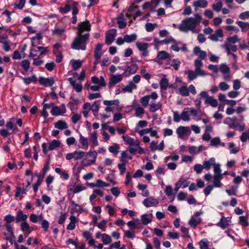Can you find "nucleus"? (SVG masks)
I'll return each mask as SVG.
<instances>
[{"mask_svg": "<svg viewBox=\"0 0 249 249\" xmlns=\"http://www.w3.org/2000/svg\"><path fill=\"white\" fill-rule=\"evenodd\" d=\"M136 85L132 81H130L127 85L122 89L124 92H131L133 89H136Z\"/></svg>", "mask_w": 249, "mask_h": 249, "instance_id": "obj_20", "label": "nucleus"}, {"mask_svg": "<svg viewBox=\"0 0 249 249\" xmlns=\"http://www.w3.org/2000/svg\"><path fill=\"white\" fill-rule=\"evenodd\" d=\"M119 103L118 100H115L112 101H104V104L105 105L107 106H110L111 105H114L116 106H118Z\"/></svg>", "mask_w": 249, "mask_h": 249, "instance_id": "obj_54", "label": "nucleus"}, {"mask_svg": "<svg viewBox=\"0 0 249 249\" xmlns=\"http://www.w3.org/2000/svg\"><path fill=\"white\" fill-rule=\"evenodd\" d=\"M160 84V89L162 90H165L168 86V81L166 78H162Z\"/></svg>", "mask_w": 249, "mask_h": 249, "instance_id": "obj_32", "label": "nucleus"}, {"mask_svg": "<svg viewBox=\"0 0 249 249\" xmlns=\"http://www.w3.org/2000/svg\"><path fill=\"white\" fill-rule=\"evenodd\" d=\"M86 189V187H82L81 185H76L74 189L70 188L69 189L70 191H73V192L74 194L78 193L82 190H84Z\"/></svg>", "mask_w": 249, "mask_h": 249, "instance_id": "obj_49", "label": "nucleus"}, {"mask_svg": "<svg viewBox=\"0 0 249 249\" xmlns=\"http://www.w3.org/2000/svg\"><path fill=\"white\" fill-rule=\"evenodd\" d=\"M238 41H239V39H238L237 36L234 35L232 37H228L226 42H229L230 44H231V43H235Z\"/></svg>", "mask_w": 249, "mask_h": 249, "instance_id": "obj_62", "label": "nucleus"}, {"mask_svg": "<svg viewBox=\"0 0 249 249\" xmlns=\"http://www.w3.org/2000/svg\"><path fill=\"white\" fill-rule=\"evenodd\" d=\"M205 185L204 182L203 181L201 180H198L197 181V184H196L195 183H192L189 187V189L191 191H195L197 190V188H203Z\"/></svg>", "mask_w": 249, "mask_h": 249, "instance_id": "obj_13", "label": "nucleus"}, {"mask_svg": "<svg viewBox=\"0 0 249 249\" xmlns=\"http://www.w3.org/2000/svg\"><path fill=\"white\" fill-rule=\"evenodd\" d=\"M201 220L200 218H196L192 216L189 221V224L191 227L196 228L201 223Z\"/></svg>", "mask_w": 249, "mask_h": 249, "instance_id": "obj_16", "label": "nucleus"}, {"mask_svg": "<svg viewBox=\"0 0 249 249\" xmlns=\"http://www.w3.org/2000/svg\"><path fill=\"white\" fill-rule=\"evenodd\" d=\"M170 57V54L164 51H160L157 54V58L160 60H164Z\"/></svg>", "mask_w": 249, "mask_h": 249, "instance_id": "obj_28", "label": "nucleus"}, {"mask_svg": "<svg viewBox=\"0 0 249 249\" xmlns=\"http://www.w3.org/2000/svg\"><path fill=\"white\" fill-rule=\"evenodd\" d=\"M79 37L74 38L71 47L75 50H85L86 48V42L89 40V34H85L83 35H78Z\"/></svg>", "mask_w": 249, "mask_h": 249, "instance_id": "obj_1", "label": "nucleus"}, {"mask_svg": "<svg viewBox=\"0 0 249 249\" xmlns=\"http://www.w3.org/2000/svg\"><path fill=\"white\" fill-rule=\"evenodd\" d=\"M26 194V189L23 188L21 189L20 187H16V192L15 194V196L18 197L20 195V194Z\"/></svg>", "mask_w": 249, "mask_h": 249, "instance_id": "obj_55", "label": "nucleus"}, {"mask_svg": "<svg viewBox=\"0 0 249 249\" xmlns=\"http://www.w3.org/2000/svg\"><path fill=\"white\" fill-rule=\"evenodd\" d=\"M119 149V146H110L109 147V151L112 153L114 155H117L118 153V149Z\"/></svg>", "mask_w": 249, "mask_h": 249, "instance_id": "obj_63", "label": "nucleus"}, {"mask_svg": "<svg viewBox=\"0 0 249 249\" xmlns=\"http://www.w3.org/2000/svg\"><path fill=\"white\" fill-rule=\"evenodd\" d=\"M82 65V61L79 60H74L72 62V67L74 70H77L80 68Z\"/></svg>", "mask_w": 249, "mask_h": 249, "instance_id": "obj_39", "label": "nucleus"}, {"mask_svg": "<svg viewBox=\"0 0 249 249\" xmlns=\"http://www.w3.org/2000/svg\"><path fill=\"white\" fill-rule=\"evenodd\" d=\"M123 139L126 144L129 145H133L135 142V140L128 136H123Z\"/></svg>", "mask_w": 249, "mask_h": 249, "instance_id": "obj_40", "label": "nucleus"}, {"mask_svg": "<svg viewBox=\"0 0 249 249\" xmlns=\"http://www.w3.org/2000/svg\"><path fill=\"white\" fill-rule=\"evenodd\" d=\"M187 187V179L183 177L180 178L178 182L176 183L174 191L177 193L180 188H186Z\"/></svg>", "mask_w": 249, "mask_h": 249, "instance_id": "obj_9", "label": "nucleus"}, {"mask_svg": "<svg viewBox=\"0 0 249 249\" xmlns=\"http://www.w3.org/2000/svg\"><path fill=\"white\" fill-rule=\"evenodd\" d=\"M100 104V100H97L95 101L91 106V110L93 113V115L96 117L98 116V112L99 110Z\"/></svg>", "mask_w": 249, "mask_h": 249, "instance_id": "obj_22", "label": "nucleus"}, {"mask_svg": "<svg viewBox=\"0 0 249 249\" xmlns=\"http://www.w3.org/2000/svg\"><path fill=\"white\" fill-rule=\"evenodd\" d=\"M181 119L184 121H187V110L184 108L180 115L177 111L174 112V121L175 122H178Z\"/></svg>", "mask_w": 249, "mask_h": 249, "instance_id": "obj_6", "label": "nucleus"}, {"mask_svg": "<svg viewBox=\"0 0 249 249\" xmlns=\"http://www.w3.org/2000/svg\"><path fill=\"white\" fill-rule=\"evenodd\" d=\"M60 145V142L59 141L53 140L52 142L49 143L48 146L49 150H53L55 148L59 147Z\"/></svg>", "mask_w": 249, "mask_h": 249, "instance_id": "obj_29", "label": "nucleus"}, {"mask_svg": "<svg viewBox=\"0 0 249 249\" xmlns=\"http://www.w3.org/2000/svg\"><path fill=\"white\" fill-rule=\"evenodd\" d=\"M215 161V159L213 158H211L208 160H205L203 163V167L204 168H205L206 170H209L211 168L212 165H214Z\"/></svg>", "mask_w": 249, "mask_h": 249, "instance_id": "obj_25", "label": "nucleus"}, {"mask_svg": "<svg viewBox=\"0 0 249 249\" xmlns=\"http://www.w3.org/2000/svg\"><path fill=\"white\" fill-rule=\"evenodd\" d=\"M71 203L73 206L72 210L71 212V213H73L74 212H82V208L79 205L75 203L73 200H71Z\"/></svg>", "mask_w": 249, "mask_h": 249, "instance_id": "obj_27", "label": "nucleus"}, {"mask_svg": "<svg viewBox=\"0 0 249 249\" xmlns=\"http://www.w3.org/2000/svg\"><path fill=\"white\" fill-rule=\"evenodd\" d=\"M236 23L242 29L243 32H245L246 28L249 29V23L247 22H244L241 21H237Z\"/></svg>", "mask_w": 249, "mask_h": 249, "instance_id": "obj_44", "label": "nucleus"}, {"mask_svg": "<svg viewBox=\"0 0 249 249\" xmlns=\"http://www.w3.org/2000/svg\"><path fill=\"white\" fill-rule=\"evenodd\" d=\"M71 5L66 4L64 7H60L59 8V11L61 13H66L71 9Z\"/></svg>", "mask_w": 249, "mask_h": 249, "instance_id": "obj_56", "label": "nucleus"}, {"mask_svg": "<svg viewBox=\"0 0 249 249\" xmlns=\"http://www.w3.org/2000/svg\"><path fill=\"white\" fill-rule=\"evenodd\" d=\"M223 31L221 29L217 30L214 34L211 35L209 36V38L212 40L217 41L218 40V37H223Z\"/></svg>", "mask_w": 249, "mask_h": 249, "instance_id": "obj_14", "label": "nucleus"}, {"mask_svg": "<svg viewBox=\"0 0 249 249\" xmlns=\"http://www.w3.org/2000/svg\"><path fill=\"white\" fill-rule=\"evenodd\" d=\"M178 28L181 31L187 32V18L182 20V23L178 26Z\"/></svg>", "mask_w": 249, "mask_h": 249, "instance_id": "obj_47", "label": "nucleus"}, {"mask_svg": "<svg viewBox=\"0 0 249 249\" xmlns=\"http://www.w3.org/2000/svg\"><path fill=\"white\" fill-rule=\"evenodd\" d=\"M102 241L104 244H108L111 243V237L107 234L104 233L102 235Z\"/></svg>", "mask_w": 249, "mask_h": 249, "instance_id": "obj_46", "label": "nucleus"}, {"mask_svg": "<svg viewBox=\"0 0 249 249\" xmlns=\"http://www.w3.org/2000/svg\"><path fill=\"white\" fill-rule=\"evenodd\" d=\"M137 36L135 34H132L131 35H125L124 36V38L125 39V42L130 43L135 41L137 39Z\"/></svg>", "mask_w": 249, "mask_h": 249, "instance_id": "obj_26", "label": "nucleus"}, {"mask_svg": "<svg viewBox=\"0 0 249 249\" xmlns=\"http://www.w3.org/2000/svg\"><path fill=\"white\" fill-rule=\"evenodd\" d=\"M54 126L58 129H63L67 127V124L65 121L61 120L55 123Z\"/></svg>", "mask_w": 249, "mask_h": 249, "instance_id": "obj_31", "label": "nucleus"}, {"mask_svg": "<svg viewBox=\"0 0 249 249\" xmlns=\"http://www.w3.org/2000/svg\"><path fill=\"white\" fill-rule=\"evenodd\" d=\"M144 112V109L142 107H139L135 109V115L136 116L138 117L143 114Z\"/></svg>", "mask_w": 249, "mask_h": 249, "instance_id": "obj_57", "label": "nucleus"}, {"mask_svg": "<svg viewBox=\"0 0 249 249\" xmlns=\"http://www.w3.org/2000/svg\"><path fill=\"white\" fill-rule=\"evenodd\" d=\"M27 218V215L26 214H23L21 210H19L18 211L16 217L17 223H18L21 220L23 221V222L26 221Z\"/></svg>", "mask_w": 249, "mask_h": 249, "instance_id": "obj_23", "label": "nucleus"}, {"mask_svg": "<svg viewBox=\"0 0 249 249\" xmlns=\"http://www.w3.org/2000/svg\"><path fill=\"white\" fill-rule=\"evenodd\" d=\"M39 82L40 84L43 85L44 86L51 87L54 84V80L53 77L50 78H44L40 77L39 78Z\"/></svg>", "mask_w": 249, "mask_h": 249, "instance_id": "obj_7", "label": "nucleus"}, {"mask_svg": "<svg viewBox=\"0 0 249 249\" xmlns=\"http://www.w3.org/2000/svg\"><path fill=\"white\" fill-rule=\"evenodd\" d=\"M217 225L222 229H225L228 226V221L225 217H222Z\"/></svg>", "mask_w": 249, "mask_h": 249, "instance_id": "obj_35", "label": "nucleus"}, {"mask_svg": "<svg viewBox=\"0 0 249 249\" xmlns=\"http://www.w3.org/2000/svg\"><path fill=\"white\" fill-rule=\"evenodd\" d=\"M81 118V116L79 114H74L71 117V121L73 123H77Z\"/></svg>", "mask_w": 249, "mask_h": 249, "instance_id": "obj_64", "label": "nucleus"}, {"mask_svg": "<svg viewBox=\"0 0 249 249\" xmlns=\"http://www.w3.org/2000/svg\"><path fill=\"white\" fill-rule=\"evenodd\" d=\"M150 96H145L142 97L140 102L142 104V106L144 107H146L148 105L149 100Z\"/></svg>", "mask_w": 249, "mask_h": 249, "instance_id": "obj_53", "label": "nucleus"}, {"mask_svg": "<svg viewBox=\"0 0 249 249\" xmlns=\"http://www.w3.org/2000/svg\"><path fill=\"white\" fill-rule=\"evenodd\" d=\"M172 42H175V40L171 37L161 41L157 37H155L154 38L155 49H156L157 50L159 49V45L160 44L162 43L168 44Z\"/></svg>", "mask_w": 249, "mask_h": 249, "instance_id": "obj_5", "label": "nucleus"}, {"mask_svg": "<svg viewBox=\"0 0 249 249\" xmlns=\"http://www.w3.org/2000/svg\"><path fill=\"white\" fill-rule=\"evenodd\" d=\"M239 224L245 227L248 226L249 223L247 218L243 216H240L239 217Z\"/></svg>", "mask_w": 249, "mask_h": 249, "instance_id": "obj_52", "label": "nucleus"}, {"mask_svg": "<svg viewBox=\"0 0 249 249\" xmlns=\"http://www.w3.org/2000/svg\"><path fill=\"white\" fill-rule=\"evenodd\" d=\"M122 80V77L121 74L112 75L109 79V86H114L121 81Z\"/></svg>", "mask_w": 249, "mask_h": 249, "instance_id": "obj_10", "label": "nucleus"}, {"mask_svg": "<svg viewBox=\"0 0 249 249\" xmlns=\"http://www.w3.org/2000/svg\"><path fill=\"white\" fill-rule=\"evenodd\" d=\"M21 66L25 71H27L30 67V62L28 60H24L21 62Z\"/></svg>", "mask_w": 249, "mask_h": 249, "instance_id": "obj_50", "label": "nucleus"}, {"mask_svg": "<svg viewBox=\"0 0 249 249\" xmlns=\"http://www.w3.org/2000/svg\"><path fill=\"white\" fill-rule=\"evenodd\" d=\"M143 205L146 207H150L153 206H156L159 204V201L157 199L150 197L145 198L143 201Z\"/></svg>", "mask_w": 249, "mask_h": 249, "instance_id": "obj_8", "label": "nucleus"}, {"mask_svg": "<svg viewBox=\"0 0 249 249\" xmlns=\"http://www.w3.org/2000/svg\"><path fill=\"white\" fill-rule=\"evenodd\" d=\"M137 47L140 51H145L148 48V43L137 42Z\"/></svg>", "mask_w": 249, "mask_h": 249, "instance_id": "obj_38", "label": "nucleus"}, {"mask_svg": "<svg viewBox=\"0 0 249 249\" xmlns=\"http://www.w3.org/2000/svg\"><path fill=\"white\" fill-rule=\"evenodd\" d=\"M146 214H144L141 216L142 222L143 224L146 225L148 224L151 223V220L147 217Z\"/></svg>", "mask_w": 249, "mask_h": 249, "instance_id": "obj_51", "label": "nucleus"}, {"mask_svg": "<svg viewBox=\"0 0 249 249\" xmlns=\"http://www.w3.org/2000/svg\"><path fill=\"white\" fill-rule=\"evenodd\" d=\"M221 72L224 74H229L230 71L229 67L225 64H222L219 68Z\"/></svg>", "mask_w": 249, "mask_h": 249, "instance_id": "obj_42", "label": "nucleus"}, {"mask_svg": "<svg viewBox=\"0 0 249 249\" xmlns=\"http://www.w3.org/2000/svg\"><path fill=\"white\" fill-rule=\"evenodd\" d=\"M202 62L200 60L197 59L195 61V70L188 71V75L189 80L192 81L196 78L197 76H204L205 75L204 71L201 69Z\"/></svg>", "mask_w": 249, "mask_h": 249, "instance_id": "obj_2", "label": "nucleus"}, {"mask_svg": "<svg viewBox=\"0 0 249 249\" xmlns=\"http://www.w3.org/2000/svg\"><path fill=\"white\" fill-rule=\"evenodd\" d=\"M79 142L85 148H88L89 145L88 139L83 137L81 134L80 135Z\"/></svg>", "mask_w": 249, "mask_h": 249, "instance_id": "obj_41", "label": "nucleus"}, {"mask_svg": "<svg viewBox=\"0 0 249 249\" xmlns=\"http://www.w3.org/2000/svg\"><path fill=\"white\" fill-rule=\"evenodd\" d=\"M102 46L103 45L101 43H98L96 45L94 50V57H97V58L101 57L102 55V53L101 52Z\"/></svg>", "mask_w": 249, "mask_h": 249, "instance_id": "obj_18", "label": "nucleus"}, {"mask_svg": "<svg viewBox=\"0 0 249 249\" xmlns=\"http://www.w3.org/2000/svg\"><path fill=\"white\" fill-rule=\"evenodd\" d=\"M209 245V242L206 239L201 240L199 242V246L200 249H208Z\"/></svg>", "mask_w": 249, "mask_h": 249, "instance_id": "obj_36", "label": "nucleus"}, {"mask_svg": "<svg viewBox=\"0 0 249 249\" xmlns=\"http://www.w3.org/2000/svg\"><path fill=\"white\" fill-rule=\"evenodd\" d=\"M156 26V23L152 24L151 23H147L145 24V28L147 32H151L154 29Z\"/></svg>", "mask_w": 249, "mask_h": 249, "instance_id": "obj_58", "label": "nucleus"}, {"mask_svg": "<svg viewBox=\"0 0 249 249\" xmlns=\"http://www.w3.org/2000/svg\"><path fill=\"white\" fill-rule=\"evenodd\" d=\"M198 23L194 18H188V30H191L193 33H196L195 28Z\"/></svg>", "mask_w": 249, "mask_h": 249, "instance_id": "obj_11", "label": "nucleus"}, {"mask_svg": "<svg viewBox=\"0 0 249 249\" xmlns=\"http://www.w3.org/2000/svg\"><path fill=\"white\" fill-rule=\"evenodd\" d=\"M237 120V119L235 117L232 118H227L226 119V120L224 121V123H227L230 128H235L237 126V125H236L235 124V122H236Z\"/></svg>", "mask_w": 249, "mask_h": 249, "instance_id": "obj_17", "label": "nucleus"}, {"mask_svg": "<svg viewBox=\"0 0 249 249\" xmlns=\"http://www.w3.org/2000/svg\"><path fill=\"white\" fill-rule=\"evenodd\" d=\"M207 5L208 2L207 0H198L193 2V6L196 11L197 9L199 7L205 8Z\"/></svg>", "mask_w": 249, "mask_h": 249, "instance_id": "obj_12", "label": "nucleus"}, {"mask_svg": "<svg viewBox=\"0 0 249 249\" xmlns=\"http://www.w3.org/2000/svg\"><path fill=\"white\" fill-rule=\"evenodd\" d=\"M116 30L112 29L108 31L106 35V43L107 45H110L114 41L116 35Z\"/></svg>", "mask_w": 249, "mask_h": 249, "instance_id": "obj_4", "label": "nucleus"}, {"mask_svg": "<svg viewBox=\"0 0 249 249\" xmlns=\"http://www.w3.org/2000/svg\"><path fill=\"white\" fill-rule=\"evenodd\" d=\"M21 230L23 231H28V234L31 232V231L30 230V226L26 221L23 222L21 224Z\"/></svg>", "mask_w": 249, "mask_h": 249, "instance_id": "obj_45", "label": "nucleus"}, {"mask_svg": "<svg viewBox=\"0 0 249 249\" xmlns=\"http://www.w3.org/2000/svg\"><path fill=\"white\" fill-rule=\"evenodd\" d=\"M138 66L137 64H134L129 66L127 69V71L129 72V74H134L137 70Z\"/></svg>", "mask_w": 249, "mask_h": 249, "instance_id": "obj_43", "label": "nucleus"}, {"mask_svg": "<svg viewBox=\"0 0 249 249\" xmlns=\"http://www.w3.org/2000/svg\"><path fill=\"white\" fill-rule=\"evenodd\" d=\"M177 133L180 139H183L185 134L187 133V127L179 126L177 129Z\"/></svg>", "mask_w": 249, "mask_h": 249, "instance_id": "obj_19", "label": "nucleus"}, {"mask_svg": "<svg viewBox=\"0 0 249 249\" xmlns=\"http://www.w3.org/2000/svg\"><path fill=\"white\" fill-rule=\"evenodd\" d=\"M55 67V64L54 62L52 61L50 63H47L45 64V67L49 71H52Z\"/></svg>", "mask_w": 249, "mask_h": 249, "instance_id": "obj_61", "label": "nucleus"}, {"mask_svg": "<svg viewBox=\"0 0 249 249\" xmlns=\"http://www.w3.org/2000/svg\"><path fill=\"white\" fill-rule=\"evenodd\" d=\"M71 220L70 223L67 227L68 230H73L75 228V223L76 222V218L75 216L71 215L70 217Z\"/></svg>", "mask_w": 249, "mask_h": 249, "instance_id": "obj_21", "label": "nucleus"}, {"mask_svg": "<svg viewBox=\"0 0 249 249\" xmlns=\"http://www.w3.org/2000/svg\"><path fill=\"white\" fill-rule=\"evenodd\" d=\"M51 113L53 116H58L64 114L62 113L61 108L57 106L53 107L51 109Z\"/></svg>", "mask_w": 249, "mask_h": 249, "instance_id": "obj_30", "label": "nucleus"}, {"mask_svg": "<svg viewBox=\"0 0 249 249\" xmlns=\"http://www.w3.org/2000/svg\"><path fill=\"white\" fill-rule=\"evenodd\" d=\"M78 35H83L82 33L84 31H89L90 30V24L89 21L86 20L79 23L77 26Z\"/></svg>", "mask_w": 249, "mask_h": 249, "instance_id": "obj_3", "label": "nucleus"}, {"mask_svg": "<svg viewBox=\"0 0 249 249\" xmlns=\"http://www.w3.org/2000/svg\"><path fill=\"white\" fill-rule=\"evenodd\" d=\"M25 1L26 0H19V3L18 4L16 3L14 4L15 8L21 10L24 6Z\"/></svg>", "mask_w": 249, "mask_h": 249, "instance_id": "obj_59", "label": "nucleus"}, {"mask_svg": "<svg viewBox=\"0 0 249 249\" xmlns=\"http://www.w3.org/2000/svg\"><path fill=\"white\" fill-rule=\"evenodd\" d=\"M140 142L138 140H135V142L133 145H130L128 149L129 152L132 155H135L139 148Z\"/></svg>", "mask_w": 249, "mask_h": 249, "instance_id": "obj_15", "label": "nucleus"}, {"mask_svg": "<svg viewBox=\"0 0 249 249\" xmlns=\"http://www.w3.org/2000/svg\"><path fill=\"white\" fill-rule=\"evenodd\" d=\"M73 154L74 155V158L75 160H77L81 159L84 157L85 155V152L83 151H75Z\"/></svg>", "mask_w": 249, "mask_h": 249, "instance_id": "obj_48", "label": "nucleus"}, {"mask_svg": "<svg viewBox=\"0 0 249 249\" xmlns=\"http://www.w3.org/2000/svg\"><path fill=\"white\" fill-rule=\"evenodd\" d=\"M23 80L24 83L27 85L29 84L32 82H33L34 83H36L37 81V78L35 75H33L31 77H30L23 78Z\"/></svg>", "mask_w": 249, "mask_h": 249, "instance_id": "obj_33", "label": "nucleus"}, {"mask_svg": "<svg viewBox=\"0 0 249 249\" xmlns=\"http://www.w3.org/2000/svg\"><path fill=\"white\" fill-rule=\"evenodd\" d=\"M223 4L221 1H218L212 5L213 10L215 12H219L222 8Z\"/></svg>", "mask_w": 249, "mask_h": 249, "instance_id": "obj_37", "label": "nucleus"}, {"mask_svg": "<svg viewBox=\"0 0 249 249\" xmlns=\"http://www.w3.org/2000/svg\"><path fill=\"white\" fill-rule=\"evenodd\" d=\"M205 103L209 104L213 107H216L218 106V102L216 99H215L213 97L211 96L208 99H205Z\"/></svg>", "mask_w": 249, "mask_h": 249, "instance_id": "obj_24", "label": "nucleus"}, {"mask_svg": "<svg viewBox=\"0 0 249 249\" xmlns=\"http://www.w3.org/2000/svg\"><path fill=\"white\" fill-rule=\"evenodd\" d=\"M97 139V133L96 131H94L91 135V141L92 142L93 145L95 146L98 145Z\"/></svg>", "mask_w": 249, "mask_h": 249, "instance_id": "obj_60", "label": "nucleus"}, {"mask_svg": "<svg viewBox=\"0 0 249 249\" xmlns=\"http://www.w3.org/2000/svg\"><path fill=\"white\" fill-rule=\"evenodd\" d=\"M161 104L158 103L156 104L155 103L150 104L149 105V110L151 112H154L160 109L161 107Z\"/></svg>", "mask_w": 249, "mask_h": 249, "instance_id": "obj_34", "label": "nucleus"}]
</instances>
